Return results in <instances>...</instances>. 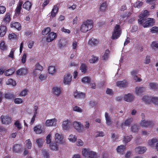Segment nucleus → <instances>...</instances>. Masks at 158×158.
I'll list each match as a JSON object with an SVG mask.
<instances>
[{
	"instance_id": "obj_52",
	"label": "nucleus",
	"mask_w": 158,
	"mask_h": 158,
	"mask_svg": "<svg viewBox=\"0 0 158 158\" xmlns=\"http://www.w3.org/2000/svg\"><path fill=\"white\" fill-rule=\"evenodd\" d=\"M138 131V127L137 125L134 124L131 127V131L134 132H137Z\"/></svg>"
},
{
	"instance_id": "obj_38",
	"label": "nucleus",
	"mask_w": 158,
	"mask_h": 158,
	"mask_svg": "<svg viewBox=\"0 0 158 158\" xmlns=\"http://www.w3.org/2000/svg\"><path fill=\"white\" fill-rule=\"evenodd\" d=\"M98 60V57L94 55L92 56V58L89 60L90 63H94L97 62Z\"/></svg>"
},
{
	"instance_id": "obj_27",
	"label": "nucleus",
	"mask_w": 158,
	"mask_h": 158,
	"mask_svg": "<svg viewBox=\"0 0 158 158\" xmlns=\"http://www.w3.org/2000/svg\"><path fill=\"white\" fill-rule=\"evenodd\" d=\"M134 98V96L130 94L126 95L124 97V100L127 102L132 101L133 100Z\"/></svg>"
},
{
	"instance_id": "obj_4",
	"label": "nucleus",
	"mask_w": 158,
	"mask_h": 158,
	"mask_svg": "<svg viewBox=\"0 0 158 158\" xmlns=\"http://www.w3.org/2000/svg\"><path fill=\"white\" fill-rule=\"evenodd\" d=\"M154 23V19H153L149 18L147 20L144 21L142 23H139L141 24L144 27H147L153 26Z\"/></svg>"
},
{
	"instance_id": "obj_22",
	"label": "nucleus",
	"mask_w": 158,
	"mask_h": 158,
	"mask_svg": "<svg viewBox=\"0 0 158 158\" xmlns=\"http://www.w3.org/2000/svg\"><path fill=\"white\" fill-rule=\"evenodd\" d=\"M72 78V76L71 75L68 74L66 76H65L64 77V82L65 84L69 85L71 82Z\"/></svg>"
},
{
	"instance_id": "obj_44",
	"label": "nucleus",
	"mask_w": 158,
	"mask_h": 158,
	"mask_svg": "<svg viewBox=\"0 0 158 158\" xmlns=\"http://www.w3.org/2000/svg\"><path fill=\"white\" fill-rule=\"evenodd\" d=\"M77 137L75 135H73L72 134L70 135L68 138V139L70 141L73 142H75L77 140Z\"/></svg>"
},
{
	"instance_id": "obj_56",
	"label": "nucleus",
	"mask_w": 158,
	"mask_h": 158,
	"mask_svg": "<svg viewBox=\"0 0 158 158\" xmlns=\"http://www.w3.org/2000/svg\"><path fill=\"white\" fill-rule=\"evenodd\" d=\"M23 100L22 99L17 98L14 99V102L15 103L17 104H19L22 103L23 102Z\"/></svg>"
},
{
	"instance_id": "obj_26",
	"label": "nucleus",
	"mask_w": 158,
	"mask_h": 158,
	"mask_svg": "<svg viewBox=\"0 0 158 158\" xmlns=\"http://www.w3.org/2000/svg\"><path fill=\"white\" fill-rule=\"evenodd\" d=\"M110 51L108 49L105 50V52L102 56V60H108L109 56Z\"/></svg>"
},
{
	"instance_id": "obj_3",
	"label": "nucleus",
	"mask_w": 158,
	"mask_h": 158,
	"mask_svg": "<svg viewBox=\"0 0 158 158\" xmlns=\"http://www.w3.org/2000/svg\"><path fill=\"white\" fill-rule=\"evenodd\" d=\"M2 123L6 125L10 124L12 122L11 118L8 115H2L0 117Z\"/></svg>"
},
{
	"instance_id": "obj_42",
	"label": "nucleus",
	"mask_w": 158,
	"mask_h": 158,
	"mask_svg": "<svg viewBox=\"0 0 158 158\" xmlns=\"http://www.w3.org/2000/svg\"><path fill=\"white\" fill-rule=\"evenodd\" d=\"M132 138V135L129 136H124L123 138V141L125 143H127L130 142Z\"/></svg>"
},
{
	"instance_id": "obj_11",
	"label": "nucleus",
	"mask_w": 158,
	"mask_h": 158,
	"mask_svg": "<svg viewBox=\"0 0 158 158\" xmlns=\"http://www.w3.org/2000/svg\"><path fill=\"white\" fill-rule=\"evenodd\" d=\"M121 30H114L111 37L112 39L114 40L118 39L120 36Z\"/></svg>"
},
{
	"instance_id": "obj_54",
	"label": "nucleus",
	"mask_w": 158,
	"mask_h": 158,
	"mask_svg": "<svg viewBox=\"0 0 158 158\" xmlns=\"http://www.w3.org/2000/svg\"><path fill=\"white\" fill-rule=\"evenodd\" d=\"M27 56V53H24L22 57L21 61L23 64L25 63L26 61Z\"/></svg>"
},
{
	"instance_id": "obj_5",
	"label": "nucleus",
	"mask_w": 158,
	"mask_h": 158,
	"mask_svg": "<svg viewBox=\"0 0 158 158\" xmlns=\"http://www.w3.org/2000/svg\"><path fill=\"white\" fill-rule=\"evenodd\" d=\"M55 140L56 143L60 144H63L64 142V140L62 134L56 133L55 135Z\"/></svg>"
},
{
	"instance_id": "obj_46",
	"label": "nucleus",
	"mask_w": 158,
	"mask_h": 158,
	"mask_svg": "<svg viewBox=\"0 0 158 158\" xmlns=\"http://www.w3.org/2000/svg\"><path fill=\"white\" fill-rule=\"evenodd\" d=\"M106 7V4L105 2H103L101 5L100 8V10L102 12L105 11Z\"/></svg>"
},
{
	"instance_id": "obj_57",
	"label": "nucleus",
	"mask_w": 158,
	"mask_h": 158,
	"mask_svg": "<svg viewBox=\"0 0 158 158\" xmlns=\"http://www.w3.org/2000/svg\"><path fill=\"white\" fill-rule=\"evenodd\" d=\"M51 136L50 134H48L46 138V143L47 144H49L51 143Z\"/></svg>"
},
{
	"instance_id": "obj_32",
	"label": "nucleus",
	"mask_w": 158,
	"mask_h": 158,
	"mask_svg": "<svg viewBox=\"0 0 158 158\" xmlns=\"http://www.w3.org/2000/svg\"><path fill=\"white\" fill-rule=\"evenodd\" d=\"M32 6L31 2L27 1L23 5V7L26 9L29 10H30Z\"/></svg>"
},
{
	"instance_id": "obj_34",
	"label": "nucleus",
	"mask_w": 158,
	"mask_h": 158,
	"mask_svg": "<svg viewBox=\"0 0 158 158\" xmlns=\"http://www.w3.org/2000/svg\"><path fill=\"white\" fill-rule=\"evenodd\" d=\"M10 26L11 27H14L17 30H19V28L21 27V25L18 22H13L10 24Z\"/></svg>"
},
{
	"instance_id": "obj_12",
	"label": "nucleus",
	"mask_w": 158,
	"mask_h": 158,
	"mask_svg": "<svg viewBox=\"0 0 158 158\" xmlns=\"http://www.w3.org/2000/svg\"><path fill=\"white\" fill-rule=\"evenodd\" d=\"M105 116L106 124L108 126H111L113 123V121L111 117L106 112L105 113Z\"/></svg>"
},
{
	"instance_id": "obj_1",
	"label": "nucleus",
	"mask_w": 158,
	"mask_h": 158,
	"mask_svg": "<svg viewBox=\"0 0 158 158\" xmlns=\"http://www.w3.org/2000/svg\"><path fill=\"white\" fill-rule=\"evenodd\" d=\"M93 27V22L91 20L84 21L81 25V29L91 30Z\"/></svg>"
},
{
	"instance_id": "obj_18",
	"label": "nucleus",
	"mask_w": 158,
	"mask_h": 158,
	"mask_svg": "<svg viewBox=\"0 0 158 158\" xmlns=\"http://www.w3.org/2000/svg\"><path fill=\"white\" fill-rule=\"evenodd\" d=\"M133 121V118H130L127 119L124 122L122 123L121 127L123 128L125 126H127L130 125Z\"/></svg>"
},
{
	"instance_id": "obj_33",
	"label": "nucleus",
	"mask_w": 158,
	"mask_h": 158,
	"mask_svg": "<svg viewBox=\"0 0 158 158\" xmlns=\"http://www.w3.org/2000/svg\"><path fill=\"white\" fill-rule=\"evenodd\" d=\"M91 151H90L88 149L86 148L83 149L82 151V154L83 156L85 158H89V153Z\"/></svg>"
},
{
	"instance_id": "obj_6",
	"label": "nucleus",
	"mask_w": 158,
	"mask_h": 158,
	"mask_svg": "<svg viewBox=\"0 0 158 158\" xmlns=\"http://www.w3.org/2000/svg\"><path fill=\"white\" fill-rule=\"evenodd\" d=\"M57 37L56 34L53 32H49L46 37V41L48 42H50L52 41Z\"/></svg>"
},
{
	"instance_id": "obj_30",
	"label": "nucleus",
	"mask_w": 158,
	"mask_h": 158,
	"mask_svg": "<svg viewBox=\"0 0 158 158\" xmlns=\"http://www.w3.org/2000/svg\"><path fill=\"white\" fill-rule=\"evenodd\" d=\"M135 92L137 95H139L143 92L145 90L144 87H136L135 88Z\"/></svg>"
},
{
	"instance_id": "obj_60",
	"label": "nucleus",
	"mask_w": 158,
	"mask_h": 158,
	"mask_svg": "<svg viewBox=\"0 0 158 158\" xmlns=\"http://www.w3.org/2000/svg\"><path fill=\"white\" fill-rule=\"evenodd\" d=\"M35 68L36 69L40 71H42L43 69V67L40 65L39 63H37L36 64Z\"/></svg>"
},
{
	"instance_id": "obj_63",
	"label": "nucleus",
	"mask_w": 158,
	"mask_h": 158,
	"mask_svg": "<svg viewBox=\"0 0 158 158\" xmlns=\"http://www.w3.org/2000/svg\"><path fill=\"white\" fill-rule=\"evenodd\" d=\"M27 90L26 89H24L21 91L20 93V95L21 96H25L27 94Z\"/></svg>"
},
{
	"instance_id": "obj_25",
	"label": "nucleus",
	"mask_w": 158,
	"mask_h": 158,
	"mask_svg": "<svg viewBox=\"0 0 158 158\" xmlns=\"http://www.w3.org/2000/svg\"><path fill=\"white\" fill-rule=\"evenodd\" d=\"M58 10V8L56 5L54 6L53 8L52 9L51 12V17L53 18L56 15V14L57 13Z\"/></svg>"
},
{
	"instance_id": "obj_17",
	"label": "nucleus",
	"mask_w": 158,
	"mask_h": 158,
	"mask_svg": "<svg viewBox=\"0 0 158 158\" xmlns=\"http://www.w3.org/2000/svg\"><path fill=\"white\" fill-rule=\"evenodd\" d=\"M71 124V122L68 120L64 121L62 123L63 129L64 130H69Z\"/></svg>"
},
{
	"instance_id": "obj_21",
	"label": "nucleus",
	"mask_w": 158,
	"mask_h": 158,
	"mask_svg": "<svg viewBox=\"0 0 158 158\" xmlns=\"http://www.w3.org/2000/svg\"><path fill=\"white\" fill-rule=\"evenodd\" d=\"M27 73V70L26 68H22L17 70L16 71V74L18 75H24Z\"/></svg>"
},
{
	"instance_id": "obj_10",
	"label": "nucleus",
	"mask_w": 158,
	"mask_h": 158,
	"mask_svg": "<svg viewBox=\"0 0 158 158\" xmlns=\"http://www.w3.org/2000/svg\"><path fill=\"white\" fill-rule=\"evenodd\" d=\"M34 130L36 134H40L44 132V129L43 127L39 125L34 127Z\"/></svg>"
},
{
	"instance_id": "obj_59",
	"label": "nucleus",
	"mask_w": 158,
	"mask_h": 158,
	"mask_svg": "<svg viewBox=\"0 0 158 158\" xmlns=\"http://www.w3.org/2000/svg\"><path fill=\"white\" fill-rule=\"evenodd\" d=\"M42 153L45 158H49V153L46 150H44L42 152Z\"/></svg>"
},
{
	"instance_id": "obj_37",
	"label": "nucleus",
	"mask_w": 158,
	"mask_h": 158,
	"mask_svg": "<svg viewBox=\"0 0 158 158\" xmlns=\"http://www.w3.org/2000/svg\"><path fill=\"white\" fill-rule=\"evenodd\" d=\"M7 47L6 45L5 44L4 41H2L0 43V49L2 51L7 50Z\"/></svg>"
},
{
	"instance_id": "obj_36",
	"label": "nucleus",
	"mask_w": 158,
	"mask_h": 158,
	"mask_svg": "<svg viewBox=\"0 0 158 158\" xmlns=\"http://www.w3.org/2000/svg\"><path fill=\"white\" fill-rule=\"evenodd\" d=\"M149 86L151 89H158V84L153 82H151L149 83Z\"/></svg>"
},
{
	"instance_id": "obj_7",
	"label": "nucleus",
	"mask_w": 158,
	"mask_h": 158,
	"mask_svg": "<svg viewBox=\"0 0 158 158\" xmlns=\"http://www.w3.org/2000/svg\"><path fill=\"white\" fill-rule=\"evenodd\" d=\"M57 119L53 118L47 120L45 123V125L47 127H52L55 126L56 123Z\"/></svg>"
},
{
	"instance_id": "obj_20",
	"label": "nucleus",
	"mask_w": 158,
	"mask_h": 158,
	"mask_svg": "<svg viewBox=\"0 0 158 158\" xmlns=\"http://www.w3.org/2000/svg\"><path fill=\"white\" fill-rule=\"evenodd\" d=\"M153 97L145 96L142 98V100L146 104H150L152 102V98Z\"/></svg>"
},
{
	"instance_id": "obj_51",
	"label": "nucleus",
	"mask_w": 158,
	"mask_h": 158,
	"mask_svg": "<svg viewBox=\"0 0 158 158\" xmlns=\"http://www.w3.org/2000/svg\"><path fill=\"white\" fill-rule=\"evenodd\" d=\"M8 84L15 86L16 85V83L15 81L11 78L9 79L7 81Z\"/></svg>"
},
{
	"instance_id": "obj_28",
	"label": "nucleus",
	"mask_w": 158,
	"mask_h": 158,
	"mask_svg": "<svg viewBox=\"0 0 158 158\" xmlns=\"http://www.w3.org/2000/svg\"><path fill=\"white\" fill-rule=\"evenodd\" d=\"M53 93L56 96H58L61 92V89L57 87H55L53 88Z\"/></svg>"
},
{
	"instance_id": "obj_14",
	"label": "nucleus",
	"mask_w": 158,
	"mask_h": 158,
	"mask_svg": "<svg viewBox=\"0 0 158 158\" xmlns=\"http://www.w3.org/2000/svg\"><path fill=\"white\" fill-rule=\"evenodd\" d=\"M147 150L145 147H139L135 149V151L138 154H143Z\"/></svg>"
},
{
	"instance_id": "obj_43",
	"label": "nucleus",
	"mask_w": 158,
	"mask_h": 158,
	"mask_svg": "<svg viewBox=\"0 0 158 158\" xmlns=\"http://www.w3.org/2000/svg\"><path fill=\"white\" fill-rule=\"evenodd\" d=\"M5 96V98L8 99H13L15 98L14 94L10 93L6 94Z\"/></svg>"
},
{
	"instance_id": "obj_39",
	"label": "nucleus",
	"mask_w": 158,
	"mask_h": 158,
	"mask_svg": "<svg viewBox=\"0 0 158 158\" xmlns=\"http://www.w3.org/2000/svg\"><path fill=\"white\" fill-rule=\"evenodd\" d=\"M10 21V14L9 13L6 14L4 17L3 21L6 23H8Z\"/></svg>"
},
{
	"instance_id": "obj_61",
	"label": "nucleus",
	"mask_w": 158,
	"mask_h": 158,
	"mask_svg": "<svg viewBox=\"0 0 158 158\" xmlns=\"http://www.w3.org/2000/svg\"><path fill=\"white\" fill-rule=\"evenodd\" d=\"M154 104L158 105V98L153 97L152 98V102Z\"/></svg>"
},
{
	"instance_id": "obj_45",
	"label": "nucleus",
	"mask_w": 158,
	"mask_h": 158,
	"mask_svg": "<svg viewBox=\"0 0 158 158\" xmlns=\"http://www.w3.org/2000/svg\"><path fill=\"white\" fill-rule=\"evenodd\" d=\"M98 158L96 153L92 151H90L89 155V158Z\"/></svg>"
},
{
	"instance_id": "obj_48",
	"label": "nucleus",
	"mask_w": 158,
	"mask_h": 158,
	"mask_svg": "<svg viewBox=\"0 0 158 158\" xmlns=\"http://www.w3.org/2000/svg\"><path fill=\"white\" fill-rule=\"evenodd\" d=\"M81 81L83 83H89L90 81V78L88 77H85L82 79Z\"/></svg>"
},
{
	"instance_id": "obj_55",
	"label": "nucleus",
	"mask_w": 158,
	"mask_h": 158,
	"mask_svg": "<svg viewBox=\"0 0 158 158\" xmlns=\"http://www.w3.org/2000/svg\"><path fill=\"white\" fill-rule=\"evenodd\" d=\"M73 109L74 111H77L78 112L81 113L82 112V109L77 106L74 107L73 108Z\"/></svg>"
},
{
	"instance_id": "obj_24",
	"label": "nucleus",
	"mask_w": 158,
	"mask_h": 158,
	"mask_svg": "<svg viewBox=\"0 0 158 158\" xmlns=\"http://www.w3.org/2000/svg\"><path fill=\"white\" fill-rule=\"evenodd\" d=\"M74 96L77 99L82 98H85V94L84 93L76 91L74 93Z\"/></svg>"
},
{
	"instance_id": "obj_58",
	"label": "nucleus",
	"mask_w": 158,
	"mask_h": 158,
	"mask_svg": "<svg viewBox=\"0 0 158 158\" xmlns=\"http://www.w3.org/2000/svg\"><path fill=\"white\" fill-rule=\"evenodd\" d=\"M15 125L18 129H20L22 128L21 124L18 120L16 121L15 123Z\"/></svg>"
},
{
	"instance_id": "obj_62",
	"label": "nucleus",
	"mask_w": 158,
	"mask_h": 158,
	"mask_svg": "<svg viewBox=\"0 0 158 158\" xmlns=\"http://www.w3.org/2000/svg\"><path fill=\"white\" fill-rule=\"evenodd\" d=\"M83 143V142L80 139H78L76 142V145L78 146H82Z\"/></svg>"
},
{
	"instance_id": "obj_8",
	"label": "nucleus",
	"mask_w": 158,
	"mask_h": 158,
	"mask_svg": "<svg viewBox=\"0 0 158 158\" xmlns=\"http://www.w3.org/2000/svg\"><path fill=\"white\" fill-rule=\"evenodd\" d=\"M73 126L74 128L79 132H81L83 130V125L80 122H74Z\"/></svg>"
},
{
	"instance_id": "obj_50",
	"label": "nucleus",
	"mask_w": 158,
	"mask_h": 158,
	"mask_svg": "<svg viewBox=\"0 0 158 158\" xmlns=\"http://www.w3.org/2000/svg\"><path fill=\"white\" fill-rule=\"evenodd\" d=\"M151 62L150 56L147 55L146 56L144 63L145 64H148Z\"/></svg>"
},
{
	"instance_id": "obj_31",
	"label": "nucleus",
	"mask_w": 158,
	"mask_h": 158,
	"mask_svg": "<svg viewBox=\"0 0 158 158\" xmlns=\"http://www.w3.org/2000/svg\"><path fill=\"white\" fill-rule=\"evenodd\" d=\"M15 72L14 69L12 68L6 70L4 73V74L7 76H8L13 74Z\"/></svg>"
},
{
	"instance_id": "obj_47",
	"label": "nucleus",
	"mask_w": 158,
	"mask_h": 158,
	"mask_svg": "<svg viewBox=\"0 0 158 158\" xmlns=\"http://www.w3.org/2000/svg\"><path fill=\"white\" fill-rule=\"evenodd\" d=\"M158 142V140L156 139H152L149 140L148 142L149 144L152 146L156 143Z\"/></svg>"
},
{
	"instance_id": "obj_64",
	"label": "nucleus",
	"mask_w": 158,
	"mask_h": 158,
	"mask_svg": "<svg viewBox=\"0 0 158 158\" xmlns=\"http://www.w3.org/2000/svg\"><path fill=\"white\" fill-rule=\"evenodd\" d=\"M142 2L140 1H138L135 4V7L139 8L142 5Z\"/></svg>"
},
{
	"instance_id": "obj_23",
	"label": "nucleus",
	"mask_w": 158,
	"mask_h": 158,
	"mask_svg": "<svg viewBox=\"0 0 158 158\" xmlns=\"http://www.w3.org/2000/svg\"><path fill=\"white\" fill-rule=\"evenodd\" d=\"M98 42L99 41L98 40L92 38L89 40L88 44L91 46H96L98 44Z\"/></svg>"
},
{
	"instance_id": "obj_40",
	"label": "nucleus",
	"mask_w": 158,
	"mask_h": 158,
	"mask_svg": "<svg viewBox=\"0 0 158 158\" xmlns=\"http://www.w3.org/2000/svg\"><path fill=\"white\" fill-rule=\"evenodd\" d=\"M48 71L49 74H53L55 73L56 70L55 66H50L48 69Z\"/></svg>"
},
{
	"instance_id": "obj_9",
	"label": "nucleus",
	"mask_w": 158,
	"mask_h": 158,
	"mask_svg": "<svg viewBox=\"0 0 158 158\" xmlns=\"http://www.w3.org/2000/svg\"><path fill=\"white\" fill-rule=\"evenodd\" d=\"M23 147L20 144H15L12 148V151L15 153H20L22 151Z\"/></svg>"
},
{
	"instance_id": "obj_19",
	"label": "nucleus",
	"mask_w": 158,
	"mask_h": 158,
	"mask_svg": "<svg viewBox=\"0 0 158 158\" xmlns=\"http://www.w3.org/2000/svg\"><path fill=\"white\" fill-rule=\"evenodd\" d=\"M67 43V41L65 39H61L59 41L58 46L60 48H62L65 47Z\"/></svg>"
},
{
	"instance_id": "obj_13",
	"label": "nucleus",
	"mask_w": 158,
	"mask_h": 158,
	"mask_svg": "<svg viewBox=\"0 0 158 158\" xmlns=\"http://www.w3.org/2000/svg\"><path fill=\"white\" fill-rule=\"evenodd\" d=\"M153 125V124L152 122L146 121L145 120H142L140 123V125L143 127H144L152 126Z\"/></svg>"
},
{
	"instance_id": "obj_49",
	"label": "nucleus",
	"mask_w": 158,
	"mask_h": 158,
	"mask_svg": "<svg viewBox=\"0 0 158 158\" xmlns=\"http://www.w3.org/2000/svg\"><path fill=\"white\" fill-rule=\"evenodd\" d=\"M26 147L29 149L31 148L32 147V143L30 139H28L26 141Z\"/></svg>"
},
{
	"instance_id": "obj_2",
	"label": "nucleus",
	"mask_w": 158,
	"mask_h": 158,
	"mask_svg": "<svg viewBox=\"0 0 158 158\" xmlns=\"http://www.w3.org/2000/svg\"><path fill=\"white\" fill-rule=\"evenodd\" d=\"M149 15V13L148 10H144L142 12L139 16V19H138L139 23H142L144 21L147 20Z\"/></svg>"
},
{
	"instance_id": "obj_29",
	"label": "nucleus",
	"mask_w": 158,
	"mask_h": 158,
	"mask_svg": "<svg viewBox=\"0 0 158 158\" xmlns=\"http://www.w3.org/2000/svg\"><path fill=\"white\" fill-rule=\"evenodd\" d=\"M50 148L51 150L56 151L59 149L57 144L56 143H52L50 145Z\"/></svg>"
},
{
	"instance_id": "obj_35",
	"label": "nucleus",
	"mask_w": 158,
	"mask_h": 158,
	"mask_svg": "<svg viewBox=\"0 0 158 158\" xmlns=\"http://www.w3.org/2000/svg\"><path fill=\"white\" fill-rule=\"evenodd\" d=\"M80 70L82 73H85L87 71L88 67L85 64H82L80 67Z\"/></svg>"
},
{
	"instance_id": "obj_41",
	"label": "nucleus",
	"mask_w": 158,
	"mask_h": 158,
	"mask_svg": "<svg viewBox=\"0 0 158 158\" xmlns=\"http://www.w3.org/2000/svg\"><path fill=\"white\" fill-rule=\"evenodd\" d=\"M22 4L23 3L21 2L19 3V5L17 6L15 9L16 14H19L20 13Z\"/></svg>"
},
{
	"instance_id": "obj_16",
	"label": "nucleus",
	"mask_w": 158,
	"mask_h": 158,
	"mask_svg": "<svg viewBox=\"0 0 158 158\" xmlns=\"http://www.w3.org/2000/svg\"><path fill=\"white\" fill-rule=\"evenodd\" d=\"M126 148V145H122L118 146L116 149L117 152L121 155H123L124 153Z\"/></svg>"
},
{
	"instance_id": "obj_53",
	"label": "nucleus",
	"mask_w": 158,
	"mask_h": 158,
	"mask_svg": "<svg viewBox=\"0 0 158 158\" xmlns=\"http://www.w3.org/2000/svg\"><path fill=\"white\" fill-rule=\"evenodd\" d=\"M36 142L39 147H41L43 145V140L42 139L40 138L37 139Z\"/></svg>"
},
{
	"instance_id": "obj_15",
	"label": "nucleus",
	"mask_w": 158,
	"mask_h": 158,
	"mask_svg": "<svg viewBox=\"0 0 158 158\" xmlns=\"http://www.w3.org/2000/svg\"><path fill=\"white\" fill-rule=\"evenodd\" d=\"M117 85L120 88H125L127 86L128 83L127 81L124 80L121 81H118L116 82Z\"/></svg>"
}]
</instances>
